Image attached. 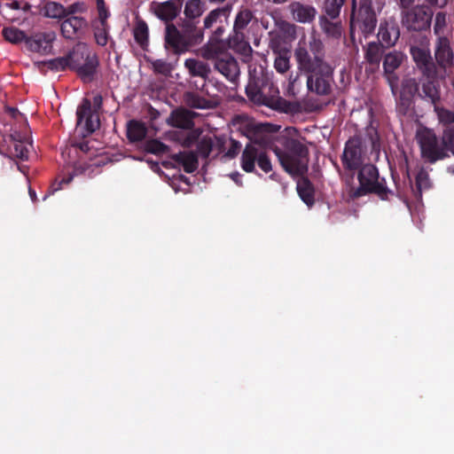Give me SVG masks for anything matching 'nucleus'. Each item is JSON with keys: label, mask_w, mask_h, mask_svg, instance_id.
Here are the masks:
<instances>
[{"label": "nucleus", "mask_w": 454, "mask_h": 454, "mask_svg": "<svg viewBox=\"0 0 454 454\" xmlns=\"http://www.w3.org/2000/svg\"><path fill=\"white\" fill-rule=\"evenodd\" d=\"M52 69L63 70L67 67L74 70L84 82H90L96 74L98 59L86 43H77L65 57L49 61Z\"/></svg>", "instance_id": "nucleus-1"}, {"label": "nucleus", "mask_w": 454, "mask_h": 454, "mask_svg": "<svg viewBox=\"0 0 454 454\" xmlns=\"http://www.w3.org/2000/svg\"><path fill=\"white\" fill-rule=\"evenodd\" d=\"M274 152L283 168L291 176H301L308 170L309 150L299 140L287 139L284 149L275 148Z\"/></svg>", "instance_id": "nucleus-2"}, {"label": "nucleus", "mask_w": 454, "mask_h": 454, "mask_svg": "<svg viewBox=\"0 0 454 454\" xmlns=\"http://www.w3.org/2000/svg\"><path fill=\"white\" fill-rule=\"evenodd\" d=\"M200 55L207 60L215 61V68L230 81L239 74L237 60L224 50L222 41L213 39L200 49Z\"/></svg>", "instance_id": "nucleus-3"}, {"label": "nucleus", "mask_w": 454, "mask_h": 454, "mask_svg": "<svg viewBox=\"0 0 454 454\" xmlns=\"http://www.w3.org/2000/svg\"><path fill=\"white\" fill-rule=\"evenodd\" d=\"M310 52L304 47L299 46L294 51L298 68L309 74L329 72V66L324 61L323 44L313 38L309 43Z\"/></svg>", "instance_id": "nucleus-4"}, {"label": "nucleus", "mask_w": 454, "mask_h": 454, "mask_svg": "<svg viewBox=\"0 0 454 454\" xmlns=\"http://www.w3.org/2000/svg\"><path fill=\"white\" fill-rule=\"evenodd\" d=\"M265 173L272 170V165L268 156L266 149L258 143L247 144L240 157V167L247 173H253L255 170V165Z\"/></svg>", "instance_id": "nucleus-5"}, {"label": "nucleus", "mask_w": 454, "mask_h": 454, "mask_svg": "<svg viewBox=\"0 0 454 454\" xmlns=\"http://www.w3.org/2000/svg\"><path fill=\"white\" fill-rule=\"evenodd\" d=\"M377 19L372 6V0H360L357 10L352 12L350 30H360L364 35L372 34L376 27Z\"/></svg>", "instance_id": "nucleus-6"}, {"label": "nucleus", "mask_w": 454, "mask_h": 454, "mask_svg": "<svg viewBox=\"0 0 454 454\" xmlns=\"http://www.w3.org/2000/svg\"><path fill=\"white\" fill-rule=\"evenodd\" d=\"M421 153L429 162L434 163L446 157L445 150L438 144L437 137L433 130L421 128L416 135Z\"/></svg>", "instance_id": "nucleus-7"}, {"label": "nucleus", "mask_w": 454, "mask_h": 454, "mask_svg": "<svg viewBox=\"0 0 454 454\" xmlns=\"http://www.w3.org/2000/svg\"><path fill=\"white\" fill-rule=\"evenodd\" d=\"M76 126L82 130L83 136L94 132L99 127V117L96 111L91 110V103L83 99L76 111Z\"/></svg>", "instance_id": "nucleus-8"}, {"label": "nucleus", "mask_w": 454, "mask_h": 454, "mask_svg": "<svg viewBox=\"0 0 454 454\" xmlns=\"http://www.w3.org/2000/svg\"><path fill=\"white\" fill-rule=\"evenodd\" d=\"M418 92V83L413 78H404L401 84L397 99V110L402 114H408L413 108V98Z\"/></svg>", "instance_id": "nucleus-9"}, {"label": "nucleus", "mask_w": 454, "mask_h": 454, "mask_svg": "<svg viewBox=\"0 0 454 454\" xmlns=\"http://www.w3.org/2000/svg\"><path fill=\"white\" fill-rule=\"evenodd\" d=\"M56 39V34L52 31L38 33L26 39L27 48L41 55L52 53V43Z\"/></svg>", "instance_id": "nucleus-10"}, {"label": "nucleus", "mask_w": 454, "mask_h": 454, "mask_svg": "<svg viewBox=\"0 0 454 454\" xmlns=\"http://www.w3.org/2000/svg\"><path fill=\"white\" fill-rule=\"evenodd\" d=\"M358 180L360 186L354 192V197L363 196L368 192L374 191L378 182L377 168L372 164L364 165L359 171Z\"/></svg>", "instance_id": "nucleus-11"}, {"label": "nucleus", "mask_w": 454, "mask_h": 454, "mask_svg": "<svg viewBox=\"0 0 454 454\" xmlns=\"http://www.w3.org/2000/svg\"><path fill=\"white\" fill-rule=\"evenodd\" d=\"M331 74L332 69L329 67V72L312 73L309 75L307 80V87L309 90L317 93V95H326L331 90Z\"/></svg>", "instance_id": "nucleus-12"}, {"label": "nucleus", "mask_w": 454, "mask_h": 454, "mask_svg": "<svg viewBox=\"0 0 454 454\" xmlns=\"http://www.w3.org/2000/svg\"><path fill=\"white\" fill-rule=\"evenodd\" d=\"M429 20V15L423 8L415 7L405 12L403 22L409 29L421 30L427 27Z\"/></svg>", "instance_id": "nucleus-13"}, {"label": "nucleus", "mask_w": 454, "mask_h": 454, "mask_svg": "<svg viewBox=\"0 0 454 454\" xmlns=\"http://www.w3.org/2000/svg\"><path fill=\"white\" fill-rule=\"evenodd\" d=\"M166 43L177 54L187 51L190 46L188 40L171 24L166 27Z\"/></svg>", "instance_id": "nucleus-14"}, {"label": "nucleus", "mask_w": 454, "mask_h": 454, "mask_svg": "<svg viewBox=\"0 0 454 454\" xmlns=\"http://www.w3.org/2000/svg\"><path fill=\"white\" fill-rule=\"evenodd\" d=\"M88 27V21L80 16H71L61 23L62 35L68 39L82 34Z\"/></svg>", "instance_id": "nucleus-15"}, {"label": "nucleus", "mask_w": 454, "mask_h": 454, "mask_svg": "<svg viewBox=\"0 0 454 454\" xmlns=\"http://www.w3.org/2000/svg\"><path fill=\"white\" fill-rule=\"evenodd\" d=\"M342 160L349 169H355L362 164L361 148L356 140H348L346 144Z\"/></svg>", "instance_id": "nucleus-16"}, {"label": "nucleus", "mask_w": 454, "mask_h": 454, "mask_svg": "<svg viewBox=\"0 0 454 454\" xmlns=\"http://www.w3.org/2000/svg\"><path fill=\"white\" fill-rule=\"evenodd\" d=\"M435 59L437 63L444 68L452 66L454 54L446 37L439 36L435 46Z\"/></svg>", "instance_id": "nucleus-17"}, {"label": "nucleus", "mask_w": 454, "mask_h": 454, "mask_svg": "<svg viewBox=\"0 0 454 454\" xmlns=\"http://www.w3.org/2000/svg\"><path fill=\"white\" fill-rule=\"evenodd\" d=\"M399 35L398 25L394 20L385 21L380 24L378 38L386 47L394 45L398 40Z\"/></svg>", "instance_id": "nucleus-18"}, {"label": "nucleus", "mask_w": 454, "mask_h": 454, "mask_svg": "<svg viewBox=\"0 0 454 454\" xmlns=\"http://www.w3.org/2000/svg\"><path fill=\"white\" fill-rule=\"evenodd\" d=\"M411 54L418 67L423 73H429L433 66L432 57L430 54L427 44H421L420 46H411Z\"/></svg>", "instance_id": "nucleus-19"}, {"label": "nucleus", "mask_w": 454, "mask_h": 454, "mask_svg": "<svg viewBox=\"0 0 454 454\" xmlns=\"http://www.w3.org/2000/svg\"><path fill=\"white\" fill-rule=\"evenodd\" d=\"M293 19L300 23L311 22L317 14L316 9L309 4L294 2L289 5Z\"/></svg>", "instance_id": "nucleus-20"}, {"label": "nucleus", "mask_w": 454, "mask_h": 454, "mask_svg": "<svg viewBox=\"0 0 454 454\" xmlns=\"http://www.w3.org/2000/svg\"><path fill=\"white\" fill-rule=\"evenodd\" d=\"M179 9V6L174 1L153 3L151 5V10L155 16L165 21L174 20L177 16Z\"/></svg>", "instance_id": "nucleus-21"}, {"label": "nucleus", "mask_w": 454, "mask_h": 454, "mask_svg": "<svg viewBox=\"0 0 454 454\" xmlns=\"http://www.w3.org/2000/svg\"><path fill=\"white\" fill-rule=\"evenodd\" d=\"M193 117L194 114L192 112L186 109H177L171 113L168 118V123L176 128L190 129L193 125Z\"/></svg>", "instance_id": "nucleus-22"}, {"label": "nucleus", "mask_w": 454, "mask_h": 454, "mask_svg": "<svg viewBox=\"0 0 454 454\" xmlns=\"http://www.w3.org/2000/svg\"><path fill=\"white\" fill-rule=\"evenodd\" d=\"M229 46L246 57L251 55L252 47L246 41L243 30L235 31L233 29V34L229 38Z\"/></svg>", "instance_id": "nucleus-23"}, {"label": "nucleus", "mask_w": 454, "mask_h": 454, "mask_svg": "<svg viewBox=\"0 0 454 454\" xmlns=\"http://www.w3.org/2000/svg\"><path fill=\"white\" fill-rule=\"evenodd\" d=\"M184 67L192 76H198L206 79L210 74L209 65L197 59H185Z\"/></svg>", "instance_id": "nucleus-24"}, {"label": "nucleus", "mask_w": 454, "mask_h": 454, "mask_svg": "<svg viewBox=\"0 0 454 454\" xmlns=\"http://www.w3.org/2000/svg\"><path fill=\"white\" fill-rule=\"evenodd\" d=\"M173 159L180 164L187 173H192L198 168V158L192 152L176 153L173 156Z\"/></svg>", "instance_id": "nucleus-25"}, {"label": "nucleus", "mask_w": 454, "mask_h": 454, "mask_svg": "<svg viewBox=\"0 0 454 454\" xmlns=\"http://www.w3.org/2000/svg\"><path fill=\"white\" fill-rule=\"evenodd\" d=\"M231 12V5H226L211 11L204 19V27L210 28L215 24L221 22L222 18L227 20Z\"/></svg>", "instance_id": "nucleus-26"}, {"label": "nucleus", "mask_w": 454, "mask_h": 454, "mask_svg": "<svg viewBox=\"0 0 454 454\" xmlns=\"http://www.w3.org/2000/svg\"><path fill=\"white\" fill-rule=\"evenodd\" d=\"M259 86V77L254 76L251 83L246 89L247 95L254 103L266 105L268 102V98L263 94L261 89L258 88Z\"/></svg>", "instance_id": "nucleus-27"}, {"label": "nucleus", "mask_w": 454, "mask_h": 454, "mask_svg": "<svg viewBox=\"0 0 454 454\" xmlns=\"http://www.w3.org/2000/svg\"><path fill=\"white\" fill-rule=\"evenodd\" d=\"M403 60V54L399 51L389 52L385 56L383 61V67L385 73L388 75L392 74L394 71L400 67Z\"/></svg>", "instance_id": "nucleus-28"}, {"label": "nucleus", "mask_w": 454, "mask_h": 454, "mask_svg": "<svg viewBox=\"0 0 454 454\" xmlns=\"http://www.w3.org/2000/svg\"><path fill=\"white\" fill-rule=\"evenodd\" d=\"M203 0H187L184 5V13L189 19L199 18L205 12Z\"/></svg>", "instance_id": "nucleus-29"}, {"label": "nucleus", "mask_w": 454, "mask_h": 454, "mask_svg": "<svg viewBox=\"0 0 454 454\" xmlns=\"http://www.w3.org/2000/svg\"><path fill=\"white\" fill-rule=\"evenodd\" d=\"M127 135L132 142L140 141L146 135V128L138 121H131L128 125Z\"/></svg>", "instance_id": "nucleus-30"}, {"label": "nucleus", "mask_w": 454, "mask_h": 454, "mask_svg": "<svg viewBox=\"0 0 454 454\" xmlns=\"http://www.w3.org/2000/svg\"><path fill=\"white\" fill-rule=\"evenodd\" d=\"M2 35L6 41L14 44L23 41L26 42V39L27 38L22 30L14 27L3 28Z\"/></svg>", "instance_id": "nucleus-31"}, {"label": "nucleus", "mask_w": 454, "mask_h": 454, "mask_svg": "<svg viewBox=\"0 0 454 454\" xmlns=\"http://www.w3.org/2000/svg\"><path fill=\"white\" fill-rule=\"evenodd\" d=\"M44 15L51 19L66 18V7L56 2H50L44 5Z\"/></svg>", "instance_id": "nucleus-32"}, {"label": "nucleus", "mask_w": 454, "mask_h": 454, "mask_svg": "<svg viewBox=\"0 0 454 454\" xmlns=\"http://www.w3.org/2000/svg\"><path fill=\"white\" fill-rule=\"evenodd\" d=\"M253 18V13L250 10L244 8L240 9L236 15L234 21V30H244L245 27L250 23Z\"/></svg>", "instance_id": "nucleus-33"}, {"label": "nucleus", "mask_w": 454, "mask_h": 454, "mask_svg": "<svg viewBox=\"0 0 454 454\" xmlns=\"http://www.w3.org/2000/svg\"><path fill=\"white\" fill-rule=\"evenodd\" d=\"M186 104L192 108L207 109L211 107V102L195 93H187L185 95Z\"/></svg>", "instance_id": "nucleus-34"}, {"label": "nucleus", "mask_w": 454, "mask_h": 454, "mask_svg": "<svg viewBox=\"0 0 454 454\" xmlns=\"http://www.w3.org/2000/svg\"><path fill=\"white\" fill-rule=\"evenodd\" d=\"M290 51L284 52L276 56L274 67L279 74H285L290 69Z\"/></svg>", "instance_id": "nucleus-35"}, {"label": "nucleus", "mask_w": 454, "mask_h": 454, "mask_svg": "<svg viewBox=\"0 0 454 454\" xmlns=\"http://www.w3.org/2000/svg\"><path fill=\"white\" fill-rule=\"evenodd\" d=\"M381 47L376 43H370L366 47L365 59L372 64H378L380 60Z\"/></svg>", "instance_id": "nucleus-36"}, {"label": "nucleus", "mask_w": 454, "mask_h": 454, "mask_svg": "<svg viewBox=\"0 0 454 454\" xmlns=\"http://www.w3.org/2000/svg\"><path fill=\"white\" fill-rule=\"evenodd\" d=\"M344 2L345 0H325V11L326 14L332 19L338 17Z\"/></svg>", "instance_id": "nucleus-37"}, {"label": "nucleus", "mask_w": 454, "mask_h": 454, "mask_svg": "<svg viewBox=\"0 0 454 454\" xmlns=\"http://www.w3.org/2000/svg\"><path fill=\"white\" fill-rule=\"evenodd\" d=\"M145 149L147 152L154 154H165L169 152L168 145L157 139H152L146 142Z\"/></svg>", "instance_id": "nucleus-38"}, {"label": "nucleus", "mask_w": 454, "mask_h": 454, "mask_svg": "<svg viewBox=\"0 0 454 454\" xmlns=\"http://www.w3.org/2000/svg\"><path fill=\"white\" fill-rule=\"evenodd\" d=\"M135 40L141 45L144 46L148 40V27L145 22H138L134 28Z\"/></svg>", "instance_id": "nucleus-39"}, {"label": "nucleus", "mask_w": 454, "mask_h": 454, "mask_svg": "<svg viewBox=\"0 0 454 454\" xmlns=\"http://www.w3.org/2000/svg\"><path fill=\"white\" fill-rule=\"evenodd\" d=\"M298 193L301 199L308 205L311 206L314 203V197L311 189L307 182L299 183L297 185Z\"/></svg>", "instance_id": "nucleus-40"}, {"label": "nucleus", "mask_w": 454, "mask_h": 454, "mask_svg": "<svg viewBox=\"0 0 454 454\" xmlns=\"http://www.w3.org/2000/svg\"><path fill=\"white\" fill-rule=\"evenodd\" d=\"M321 27L325 33L331 37H340L341 35V28L339 23L330 22L328 20H321Z\"/></svg>", "instance_id": "nucleus-41"}, {"label": "nucleus", "mask_w": 454, "mask_h": 454, "mask_svg": "<svg viewBox=\"0 0 454 454\" xmlns=\"http://www.w3.org/2000/svg\"><path fill=\"white\" fill-rule=\"evenodd\" d=\"M30 146V144L21 141H15L13 144L15 156L21 160H27L28 158Z\"/></svg>", "instance_id": "nucleus-42"}, {"label": "nucleus", "mask_w": 454, "mask_h": 454, "mask_svg": "<svg viewBox=\"0 0 454 454\" xmlns=\"http://www.w3.org/2000/svg\"><path fill=\"white\" fill-rule=\"evenodd\" d=\"M434 110L437 114L438 120L441 123H443V124L454 123V113L453 112L444 109V108H440L438 106H435Z\"/></svg>", "instance_id": "nucleus-43"}, {"label": "nucleus", "mask_w": 454, "mask_h": 454, "mask_svg": "<svg viewBox=\"0 0 454 454\" xmlns=\"http://www.w3.org/2000/svg\"><path fill=\"white\" fill-rule=\"evenodd\" d=\"M95 38L98 45L104 46L107 43V25L104 27L100 24L95 25Z\"/></svg>", "instance_id": "nucleus-44"}, {"label": "nucleus", "mask_w": 454, "mask_h": 454, "mask_svg": "<svg viewBox=\"0 0 454 454\" xmlns=\"http://www.w3.org/2000/svg\"><path fill=\"white\" fill-rule=\"evenodd\" d=\"M416 183L418 190L420 192H422V190L428 189L430 187L428 173L424 169H420L416 176Z\"/></svg>", "instance_id": "nucleus-45"}, {"label": "nucleus", "mask_w": 454, "mask_h": 454, "mask_svg": "<svg viewBox=\"0 0 454 454\" xmlns=\"http://www.w3.org/2000/svg\"><path fill=\"white\" fill-rule=\"evenodd\" d=\"M423 92L425 94V97L430 99L432 103H435L439 98V93L432 82H427L423 84Z\"/></svg>", "instance_id": "nucleus-46"}, {"label": "nucleus", "mask_w": 454, "mask_h": 454, "mask_svg": "<svg viewBox=\"0 0 454 454\" xmlns=\"http://www.w3.org/2000/svg\"><path fill=\"white\" fill-rule=\"evenodd\" d=\"M270 47L276 55L290 51L286 44L281 43L280 37L278 35L271 38Z\"/></svg>", "instance_id": "nucleus-47"}, {"label": "nucleus", "mask_w": 454, "mask_h": 454, "mask_svg": "<svg viewBox=\"0 0 454 454\" xmlns=\"http://www.w3.org/2000/svg\"><path fill=\"white\" fill-rule=\"evenodd\" d=\"M87 11V6L84 3L76 2L66 8V17L75 16L76 13H82Z\"/></svg>", "instance_id": "nucleus-48"}, {"label": "nucleus", "mask_w": 454, "mask_h": 454, "mask_svg": "<svg viewBox=\"0 0 454 454\" xmlns=\"http://www.w3.org/2000/svg\"><path fill=\"white\" fill-rule=\"evenodd\" d=\"M445 147L454 154V129H446L442 135Z\"/></svg>", "instance_id": "nucleus-49"}, {"label": "nucleus", "mask_w": 454, "mask_h": 454, "mask_svg": "<svg viewBox=\"0 0 454 454\" xmlns=\"http://www.w3.org/2000/svg\"><path fill=\"white\" fill-rule=\"evenodd\" d=\"M446 27V14L444 12H438L434 19V32L437 35L443 33Z\"/></svg>", "instance_id": "nucleus-50"}, {"label": "nucleus", "mask_w": 454, "mask_h": 454, "mask_svg": "<svg viewBox=\"0 0 454 454\" xmlns=\"http://www.w3.org/2000/svg\"><path fill=\"white\" fill-rule=\"evenodd\" d=\"M98 11V22L101 26H106V20L109 16L108 12L106 9V6H101Z\"/></svg>", "instance_id": "nucleus-51"}, {"label": "nucleus", "mask_w": 454, "mask_h": 454, "mask_svg": "<svg viewBox=\"0 0 454 454\" xmlns=\"http://www.w3.org/2000/svg\"><path fill=\"white\" fill-rule=\"evenodd\" d=\"M6 112L14 119L23 117L22 114L20 113L18 109L13 107H6Z\"/></svg>", "instance_id": "nucleus-52"}, {"label": "nucleus", "mask_w": 454, "mask_h": 454, "mask_svg": "<svg viewBox=\"0 0 454 454\" xmlns=\"http://www.w3.org/2000/svg\"><path fill=\"white\" fill-rule=\"evenodd\" d=\"M427 2L431 5H434L438 8H442L447 4L448 0H427Z\"/></svg>", "instance_id": "nucleus-53"}, {"label": "nucleus", "mask_w": 454, "mask_h": 454, "mask_svg": "<svg viewBox=\"0 0 454 454\" xmlns=\"http://www.w3.org/2000/svg\"><path fill=\"white\" fill-rule=\"evenodd\" d=\"M153 67L159 72H163L166 69V63L162 60H156L153 62Z\"/></svg>", "instance_id": "nucleus-54"}, {"label": "nucleus", "mask_w": 454, "mask_h": 454, "mask_svg": "<svg viewBox=\"0 0 454 454\" xmlns=\"http://www.w3.org/2000/svg\"><path fill=\"white\" fill-rule=\"evenodd\" d=\"M230 177L231 180H233L237 184L239 185H242V181H241V177H242V175L239 172H233L231 174H230Z\"/></svg>", "instance_id": "nucleus-55"}, {"label": "nucleus", "mask_w": 454, "mask_h": 454, "mask_svg": "<svg viewBox=\"0 0 454 454\" xmlns=\"http://www.w3.org/2000/svg\"><path fill=\"white\" fill-rule=\"evenodd\" d=\"M93 103H94V106L99 107L101 106V103H102L101 96H98V95L95 96Z\"/></svg>", "instance_id": "nucleus-56"}, {"label": "nucleus", "mask_w": 454, "mask_h": 454, "mask_svg": "<svg viewBox=\"0 0 454 454\" xmlns=\"http://www.w3.org/2000/svg\"><path fill=\"white\" fill-rule=\"evenodd\" d=\"M388 79H389V83H390V87H391L392 92L394 94H395L396 93L395 92V90H396V88H395V81L392 80L390 77H388Z\"/></svg>", "instance_id": "nucleus-57"}, {"label": "nucleus", "mask_w": 454, "mask_h": 454, "mask_svg": "<svg viewBox=\"0 0 454 454\" xmlns=\"http://www.w3.org/2000/svg\"><path fill=\"white\" fill-rule=\"evenodd\" d=\"M413 0H400L401 5L404 8L408 7Z\"/></svg>", "instance_id": "nucleus-58"}, {"label": "nucleus", "mask_w": 454, "mask_h": 454, "mask_svg": "<svg viewBox=\"0 0 454 454\" xmlns=\"http://www.w3.org/2000/svg\"><path fill=\"white\" fill-rule=\"evenodd\" d=\"M9 5L12 9H19V3L16 1L12 2Z\"/></svg>", "instance_id": "nucleus-59"}, {"label": "nucleus", "mask_w": 454, "mask_h": 454, "mask_svg": "<svg viewBox=\"0 0 454 454\" xmlns=\"http://www.w3.org/2000/svg\"><path fill=\"white\" fill-rule=\"evenodd\" d=\"M29 196H30V198H31V200H32L33 201H34V200H35V199H36V194H35V192L33 190H31V189H29Z\"/></svg>", "instance_id": "nucleus-60"}, {"label": "nucleus", "mask_w": 454, "mask_h": 454, "mask_svg": "<svg viewBox=\"0 0 454 454\" xmlns=\"http://www.w3.org/2000/svg\"><path fill=\"white\" fill-rule=\"evenodd\" d=\"M97 4H98V9H99L101 6H105L103 0H97Z\"/></svg>", "instance_id": "nucleus-61"}, {"label": "nucleus", "mask_w": 454, "mask_h": 454, "mask_svg": "<svg viewBox=\"0 0 454 454\" xmlns=\"http://www.w3.org/2000/svg\"><path fill=\"white\" fill-rule=\"evenodd\" d=\"M210 3L214 4H221L223 3L225 0H208Z\"/></svg>", "instance_id": "nucleus-62"}, {"label": "nucleus", "mask_w": 454, "mask_h": 454, "mask_svg": "<svg viewBox=\"0 0 454 454\" xmlns=\"http://www.w3.org/2000/svg\"><path fill=\"white\" fill-rule=\"evenodd\" d=\"M294 82H290V88H289V90H290V91H292V94H293V95H294V90H294V89H293V87H294Z\"/></svg>", "instance_id": "nucleus-63"}, {"label": "nucleus", "mask_w": 454, "mask_h": 454, "mask_svg": "<svg viewBox=\"0 0 454 454\" xmlns=\"http://www.w3.org/2000/svg\"><path fill=\"white\" fill-rule=\"evenodd\" d=\"M72 178H73V177H72V176H70V177H69V178H67V179H63V180L61 181V183L68 184V183L72 180Z\"/></svg>", "instance_id": "nucleus-64"}]
</instances>
